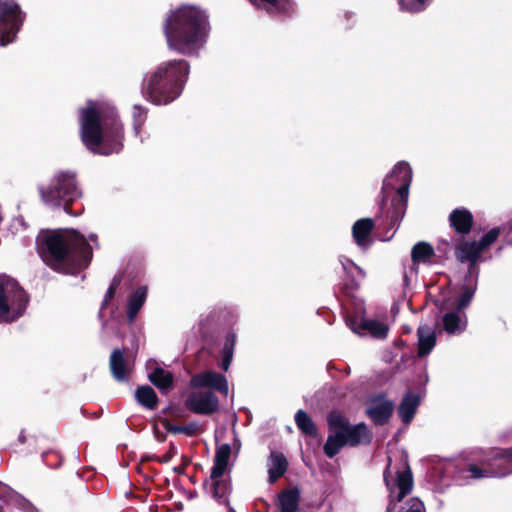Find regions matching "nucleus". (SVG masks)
I'll list each match as a JSON object with an SVG mask.
<instances>
[{
	"mask_svg": "<svg viewBox=\"0 0 512 512\" xmlns=\"http://www.w3.org/2000/svg\"><path fill=\"white\" fill-rule=\"evenodd\" d=\"M79 121L82 142L90 151L110 155L121 150L123 126L113 107L89 101L81 110Z\"/></svg>",
	"mask_w": 512,
	"mask_h": 512,
	"instance_id": "1",
	"label": "nucleus"
},
{
	"mask_svg": "<svg viewBox=\"0 0 512 512\" xmlns=\"http://www.w3.org/2000/svg\"><path fill=\"white\" fill-rule=\"evenodd\" d=\"M209 31L206 13L191 5L172 10L164 24L169 48L184 55H194L203 48Z\"/></svg>",
	"mask_w": 512,
	"mask_h": 512,
	"instance_id": "2",
	"label": "nucleus"
},
{
	"mask_svg": "<svg viewBox=\"0 0 512 512\" xmlns=\"http://www.w3.org/2000/svg\"><path fill=\"white\" fill-rule=\"evenodd\" d=\"M40 254L53 269L74 273L88 265L92 250L86 239L78 232L59 229L41 236Z\"/></svg>",
	"mask_w": 512,
	"mask_h": 512,
	"instance_id": "3",
	"label": "nucleus"
},
{
	"mask_svg": "<svg viewBox=\"0 0 512 512\" xmlns=\"http://www.w3.org/2000/svg\"><path fill=\"white\" fill-rule=\"evenodd\" d=\"M188 74L189 65L185 60L162 63L148 79L147 95L155 104H168L180 95Z\"/></svg>",
	"mask_w": 512,
	"mask_h": 512,
	"instance_id": "4",
	"label": "nucleus"
},
{
	"mask_svg": "<svg viewBox=\"0 0 512 512\" xmlns=\"http://www.w3.org/2000/svg\"><path fill=\"white\" fill-rule=\"evenodd\" d=\"M411 181V167L406 162H399L383 182L382 202L384 203L391 197V204L394 209L391 215L393 225L398 223L404 216Z\"/></svg>",
	"mask_w": 512,
	"mask_h": 512,
	"instance_id": "5",
	"label": "nucleus"
},
{
	"mask_svg": "<svg viewBox=\"0 0 512 512\" xmlns=\"http://www.w3.org/2000/svg\"><path fill=\"white\" fill-rule=\"evenodd\" d=\"M43 202L51 207H63L67 214L73 215L70 205L82 196L75 175L70 172L57 173L46 187H40Z\"/></svg>",
	"mask_w": 512,
	"mask_h": 512,
	"instance_id": "6",
	"label": "nucleus"
},
{
	"mask_svg": "<svg viewBox=\"0 0 512 512\" xmlns=\"http://www.w3.org/2000/svg\"><path fill=\"white\" fill-rule=\"evenodd\" d=\"M27 302V296L18 282L10 276L0 275V322H12L19 318Z\"/></svg>",
	"mask_w": 512,
	"mask_h": 512,
	"instance_id": "7",
	"label": "nucleus"
},
{
	"mask_svg": "<svg viewBox=\"0 0 512 512\" xmlns=\"http://www.w3.org/2000/svg\"><path fill=\"white\" fill-rule=\"evenodd\" d=\"M384 480L392 500L399 502L412 490L413 478L406 456L402 455L398 464H388Z\"/></svg>",
	"mask_w": 512,
	"mask_h": 512,
	"instance_id": "8",
	"label": "nucleus"
},
{
	"mask_svg": "<svg viewBox=\"0 0 512 512\" xmlns=\"http://www.w3.org/2000/svg\"><path fill=\"white\" fill-rule=\"evenodd\" d=\"M468 477L478 480L483 478L504 477L512 473V448L496 453L492 458L478 464H469Z\"/></svg>",
	"mask_w": 512,
	"mask_h": 512,
	"instance_id": "9",
	"label": "nucleus"
},
{
	"mask_svg": "<svg viewBox=\"0 0 512 512\" xmlns=\"http://www.w3.org/2000/svg\"><path fill=\"white\" fill-rule=\"evenodd\" d=\"M22 21L23 18L16 3L0 0V46H5L14 40Z\"/></svg>",
	"mask_w": 512,
	"mask_h": 512,
	"instance_id": "10",
	"label": "nucleus"
},
{
	"mask_svg": "<svg viewBox=\"0 0 512 512\" xmlns=\"http://www.w3.org/2000/svg\"><path fill=\"white\" fill-rule=\"evenodd\" d=\"M185 405L196 414L208 415L218 410L219 401L210 391H194L188 395Z\"/></svg>",
	"mask_w": 512,
	"mask_h": 512,
	"instance_id": "11",
	"label": "nucleus"
},
{
	"mask_svg": "<svg viewBox=\"0 0 512 512\" xmlns=\"http://www.w3.org/2000/svg\"><path fill=\"white\" fill-rule=\"evenodd\" d=\"M190 383L194 388H212L225 396H227L229 393L226 377L215 371H204L202 373L196 374L191 378Z\"/></svg>",
	"mask_w": 512,
	"mask_h": 512,
	"instance_id": "12",
	"label": "nucleus"
},
{
	"mask_svg": "<svg viewBox=\"0 0 512 512\" xmlns=\"http://www.w3.org/2000/svg\"><path fill=\"white\" fill-rule=\"evenodd\" d=\"M393 408L390 400L384 396H377L369 400L366 413L375 424L382 425L389 420Z\"/></svg>",
	"mask_w": 512,
	"mask_h": 512,
	"instance_id": "13",
	"label": "nucleus"
},
{
	"mask_svg": "<svg viewBox=\"0 0 512 512\" xmlns=\"http://www.w3.org/2000/svg\"><path fill=\"white\" fill-rule=\"evenodd\" d=\"M110 370L117 381H126L133 369V361L124 356V352L115 349L110 356Z\"/></svg>",
	"mask_w": 512,
	"mask_h": 512,
	"instance_id": "14",
	"label": "nucleus"
},
{
	"mask_svg": "<svg viewBox=\"0 0 512 512\" xmlns=\"http://www.w3.org/2000/svg\"><path fill=\"white\" fill-rule=\"evenodd\" d=\"M418 356L428 355L436 345L437 337L435 330L427 324H421L417 329Z\"/></svg>",
	"mask_w": 512,
	"mask_h": 512,
	"instance_id": "15",
	"label": "nucleus"
},
{
	"mask_svg": "<svg viewBox=\"0 0 512 512\" xmlns=\"http://www.w3.org/2000/svg\"><path fill=\"white\" fill-rule=\"evenodd\" d=\"M442 321L444 330L448 334H460L467 325L465 313L458 308L455 311L445 313Z\"/></svg>",
	"mask_w": 512,
	"mask_h": 512,
	"instance_id": "16",
	"label": "nucleus"
},
{
	"mask_svg": "<svg viewBox=\"0 0 512 512\" xmlns=\"http://www.w3.org/2000/svg\"><path fill=\"white\" fill-rule=\"evenodd\" d=\"M374 223L370 218L360 219L355 222L352 228V233L355 242L362 248L368 247L370 244V233L373 229Z\"/></svg>",
	"mask_w": 512,
	"mask_h": 512,
	"instance_id": "17",
	"label": "nucleus"
},
{
	"mask_svg": "<svg viewBox=\"0 0 512 512\" xmlns=\"http://www.w3.org/2000/svg\"><path fill=\"white\" fill-rule=\"evenodd\" d=\"M269 482L274 483L287 470V460L283 454L279 452H271L267 460Z\"/></svg>",
	"mask_w": 512,
	"mask_h": 512,
	"instance_id": "18",
	"label": "nucleus"
},
{
	"mask_svg": "<svg viewBox=\"0 0 512 512\" xmlns=\"http://www.w3.org/2000/svg\"><path fill=\"white\" fill-rule=\"evenodd\" d=\"M231 455V447L228 444H223L217 448L214 465L211 470V478L216 479L223 476L227 467L229 458Z\"/></svg>",
	"mask_w": 512,
	"mask_h": 512,
	"instance_id": "19",
	"label": "nucleus"
},
{
	"mask_svg": "<svg viewBox=\"0 0 512 512\" xmlns=\"http://www.w3.org/2000/svg\"><path fill=\"white\" fill-rule=\"evenodd\" d=\"M341 432L346 439V443L351 446L366 443L370 440L369 431L364 424H359L356 426L347 425V427H344Z\"/></svg>",
	"mask_w": 512,
	"mask_h": 512,
	"instance_id": "20",
	"label": "nucleus"
},
{
	"mask_svg": "<svg viewBox=\"0 0 512 512\" xmlns=\"http://www.w3.org/2000/svg\"><path fill=\"white\" fill-rule=\"evenodd\" d=\"M472 214L466 209H455L450 214L451 226L458 233H468L472 226Z\"/></svg>",
	"mask_w": 512,
	"mask_h": 512,
	"instance_id": "21",
	"label": "nucleus"
},
{
	"mask_svg": "<svg viewBox=\"0 0 512 512\" xmlns=\"http://www.w3.org/2000/svg\"><path fill=\"white\" fill-rule=\"evenodd\" d=\"M482 248L476 242H464L458 246L456 256L461 262L475 264L482 253Z\"/></svg>",
	"mask_w": 512,
	"mask_h": 512,
	"instance_id": "22",
	"label": "nucleus"
},
{
	"mask_svg": "<svg viewBox=\"0 0 512 512\" xmlns=\"http://www.w3.org/2000/svg\"><path fill=\"white\" fill-rule=\"evenodd\" d=\"M147 298V287L142 286L137 288L128 299V312L127 316L130 322H133L139 310L144 305Z\"/></svg>",
	"mask_w": 512,
	"mask_h": 512,
	"instance_id": "23",
	"label": "nucleus"
},
{
	"mask_svg": "<svg viewBox=\"0 0 512 512\" xmlns=\"http://www.w3.org/2000/svg\"><path fill=\"white\" fill-rule=\"evenodd\" d=\"M419 405V397L415 394L408 393L403 398L400 406H399V416L401 420L408 424L413 419L417 407Z\"/></svg>",
	"mask_w": 512,
	"mask_h": 512,
	"instance_id": "24",
	"label": "nucleus"
},
{
	"mask_svg": "<svg viewBox=\"0 0 512 512\" xmlns=\"http://www.w3.org/2000/svg\"><path fill=\"white\" fill-rule=\"evenodd\" d=\"M361 326L363 327L364 335L368 333L378 339L386 338L389 330L386 323L373 319L362 320Z\"/></svg>",
	"mask_w": 512,
	"mask_h": 512,
	"instance_id": "25",
	"label": "nucleus"
},
{
	"mask_svg": "<svg viewBox=\"0 0 512 512\" xmlns=\"http://www.w3.org/2000/svg\"><path fill=\"white\" fill-rule=\"evenodd\" d=\"M434 255L432 246L426 242H419L412 248L411 258L414 264L426 263Z\"/></svg>",
	"mask_w": 512,
	"mask_h": 512,
	"instance_id": "26",
	"label": "nucleus"
},
{
	"mask_svg": "<svg viewBox=\"0 0 512 512\" xmlns=\"http://www.w3.org/2000/svg\"><path fill=\"white\" fill-rule=\"evenodd\" d=\"M346 444V439L344 438L343 433L341 430H338L328 437L324 445V452L328 457L332 458Z\"/></svg>",
	"mask_w": 512,
	"mask_h": 512,
	"instance_id": "27",
	"label": "nucleus"
},
{
	"mask_svg": "<svg viewBox=\"0 0 512 512\" xmlns=\"http://www.w3.org/2000/svg\"><path fill=\"white\" fill-rule=\"evenodd\" d=\"M149 379L159 389H166L171 386L173 376L168 370L155 367L154 370L149 373Z\"/></svg>",
	"mask_w": 512,
	"mask_h": 512,
	"instance_id": "28",
	"label": "nucleus"
},
{
	"mask_svg": "<svg viewBox=\"0 0 512 512\" xmlns=\"http://www.w3.org/2000/svg\"><path fill=\"white\" fill-rule=\"evenodd\" d=\"M137 401L148 409H154L157 406V395L150 386H142L136 391Z\"/></svg>",
	"mask_w": 512,
	"mask_h": 512,
	"instance_id": "29",
	"label": "nucleus"
},
{
	"mask_svg": "<svg viewBox=\"0 0 512 512\" xmlns=\"http://www.w3.org/2000/svg\"><path fill=\"white\" fill-rule=\"evenodd\" d=\"M279 502L281 512H295L299 502V492L297 490H288L280 494Z\"/></svg>",
	"mask_w": 512,
	"mask_h": 512,
	"instance_id": "30",
	"label": "nucleus"
},
{
	"mask_svg": "<svg viewBox=\"0 0 512 512\" xmlns=\"http://www.w3.org/2000/svg\"><path fill=\"white\" fill-rule=\"evenodd\" d=\"M236 342V335L234 333H229L226 337L223 349H222V363L221 367L224 371L229 369V366L232 362L234 346Z\"/></svg>",
	"mask_w": 512,
	"mask_h": 512,
	"instance_id": "31",
	"label": "nucleus"
},
{
	"mask_svg": "<svg viewBox=\"0 0 512 512\" xmlns=\"http://www.w3.org/2000/svg\"><path fill=\"white\" fill-rule=\"evenodd\" d=\"M295 421L298 428L305 434L314 435L315 426L312 419L303 410H299L295 415Z\"/></svg>",
	"mask_w": 512,
	"mask_h": 512,
	"instance_id": "32",
	"label": "nucleus"
},
{
	"mask_svg": "<svg viewBox=\"0 0 512 512\" xmlns=\"http://www.w3.org/2000/svg\"><path fill=\"white\" fill-rule=\"evenodd\" d=\"M168 432L172 434H184L186 436L192 437L199 433L200 428L196 423H189L187 425H172L169 424L167 426Z\"/></svg>",
	"mask_w": 512,
	"mask_h": 512,
	"instance_id": "33",
	"label": "nucleus"
},
{
	"mask_svg": "<svg viewBox=\"0 0 512 512\" xmlns=\"http://www.w3.org/2000/svg\"><path fill=\"white\" fill-rule=\"evenodd\" d=\"M132 116H133L134 131H135V134L137 135L139 133L141 126L145 122L146 111L140 105H134L133 111H132Z\"/></svg>",
	"mask_w": 512,
	"mask_h": 512,
	"instance_id": "34",
	"label": "nucleus"
},
{
	"mask_svg": "<svg viewBox=\"0 0 512 512\" xmlns=\"http://www.w3.org/2000/svg\"><path fill=\"white\" fill-rule=\"evenodd\" d=\"M211 493L214 498H222L228 491V484L225 481L219 480V478L212 479Z\"/></svg>",
	"mask_w": 512,
	"mask_h": 512,
	"instance_id": "35",
	"label": "nucleus"
},
{
	"mask_svg": "<svg viewBox=\"0 0 512 512\" xmlns=\"http://www.w3.org/2000/svg\"><path fill=\"white\" fill-rule=\"evenodd\" d=\"M399 5L402 10L409 12H420L427 6V0H415L408 3L406 0H399Z\"/></svg>",
	"mask_w": 512,
	"mask_h": 512,
	"instance_id": "36",
	"label": "nucleus"
},
{
	"mask_svg": "<svg viewBox=\"0 0 512 512\" xmlns=\"http://www.w3.org/2000/svg\"><path fill=\"white\" fill-rule=\"evenodd\" d=\"M475 289L473 287H464L461 293V296L457 303V308L459 310H463L466 308L469 303L471 302L473 296H474Z\"/></svg>",
	"mask_w": 512,
	"mask_h": 512,
	"instance_id": "37",
	"label": "nucleus"
},
{
	"mask_svg": "<svg viewBox=\"0 0 512 512\" xmlns=\"http://www.w3.org/2000/svg\"><path fill=\"white\" fill-rule=\"evenodd\" d=\"M499 234H500L499 228H493V229L489 230L483 236L481 241L479 242L482 250H484L485 248L489 247L492 243H494L496 241V239L498 238Z\"/></svg>",
	"mask_w": 512,
	"mask_h": 512,
	"instance_id": "38",
	"label": "nucleus"
},
{
	"mask_svg": "<svg viewBox=\"0 0 512 512\" xmlns=\"http://www.w3.org/2000/svg\"><path fill=\"white\" fill-rule=\"evenodd\" d=\"M424 510L423 502L419 498L413 497L407 501L404 512H423Z\"/></svg>",
	"mask_w": 512,
	"mask_h": 512,
	"instance_id": "39",
	"label": "nucleus"
},
{
	"mask_svg": "<svg viewBox=\"0 0 512 512\" xmlns=\"http://www.w3.org/2000/svg\"><path fill=\"white\" fill-rule=\"evenodd\" d=\"M120 284V280L119 279H113L112 283L110 284L106 294H105V297H104V300H103V304H102V308L104 306H106L114 297L115 293H116V290L118 288Z\"/></svg>",
	"mask_w": 512,
	"mask_h": 512,
	"instance_id": "40",
	"label": "nucleus"
},
{
	"mask_svg": "<svg viewBox=\"0 0 512 512\" xmlns=\"http://www.w3.org/2000/svg\"><path fill=\"white\" fill-rule=\"evenodd\" d=\"M328 420L330 426L333 428H339V430H343L344 427H347L344 419L339 415L331 414Z\"/></svg>",
	"mask_w": 512,
	"mask_h": 512,
	"instance_id": "41",
	"label": "nucleus"
},
{
	"mask_svg": "<svg viewBox=\"0 0 512 512\" xmlns=\"http://www.w3.org/2000/svg\"><path fill=\"white\" fill-rule=\"evenodd\" d=\"M176 452V448L173 445H171L170 449L166 453L157 457V460L160 463H168L175 456Z\"/></svg>",
	"mask_w": 512,
	"mask_h": 512,
	"instance_id": "42",
	"label": "nucleus"
},
{
	"mask_svg": "<svg viewBox=\"0 0 512 512\" xmlns=\"http://www.w3.org/2000/svg\"><path fill=\"white\" fill-rule=\"evenodd\" d=\"M347 325L350 327V329L359 335H364L363 327L361 326V321H357L355 319L347 320Z\"/></svg>",
	"mask_w": 512,
	"mask_h": 512,
	"instance_id": "43",
	"label": "nucleus"
},
{
	"mask_svg": "<svg viewBox=\"0 0 512 512\" xmlns=\"http://www.w3.org/2000/svg\"><path fill=\"white\" fill-rule=\"evenodd\" d=\"M19 504H20L19 508L26 512L30 511L33 508L32 504L27 500H20Z\"/></svg>",
	"mask_w": 512,
	"mask_h": 512,
	"instance_id": "44",
	"label": "nucleus"
},
{
	"mask_svg": "<svg viewBox=\"0 0 512 512\" xmlns=\"http://www.w3.org/2000/svg\"><path fill=\"white\" fill-rule=\"evenodd\" d=\"M261 5H263V7L265 8H268V7H274L275 4H276V0H259Z\"/></svg>",
	"mask_w": 512,
	"mask_h": 512,
	"instance_id": "45",
	"label": "nucleus"
},
{
	"mask_svg": "<svg viewBox=\"0 0 512 512\" xmlns=\"http://www.w3.org/2000/svg\"><path fill=\"white\" fill-rule=\"evenodd\" d=\"M25 440H26V439H25L24 434H23V433H21V434L19 435V441H20L21 443H24V442H25Z\"/></svg>",
	"mask_w": 512,
	"mask_h": 512,
	"instance_id": "46",
	"label": "nucleus"
},
{
	"mask_svg": "<svg viewBox=\"0 0 512 512\" xmlns=\"http://www.w3.org/2000/svg\"><path fill=\"white\" fill-rule=\"evenodd\" d=\"M89 238L90 240L95 241L97 239V236L95 234H91Z\"/></svg>",
	"mask_w": 512,
	"mask_h": 512,
	"instance_id": "47",
	"label": "nucleus"
},
{
	"mask_svg": "<svg viewBox=\"0 0 512 512\" xmlns=\"http://www.w3.org/2000/svg\"><path fill=\"white\" fill-rule=\"evenodd\" d=\"M154 364H155L154 362L149 361V362H148V368H152V366H153Z\"/></svg>",
	"mask_w": 512,
	"mask_h": 512,
	"instance_id": "48",
	"label": "nucleus"
}]
</instances>
